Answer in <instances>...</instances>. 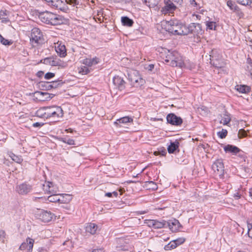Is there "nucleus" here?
Wrapping results in <instances>:
<instances>
[{
  "label": "nucleus",
  "instance_id": "obj_39",
  "mask_svg": "<svg viewBox=\"0 0 252 252\" xmlns=\"http://www.w3.org/2000/svg\"><path fill=\"white\" fill-rule=\"evenodd\" d=\"M227 130L225 129H222L221 131L217 132L218 136L221 139L225 138L227 135Z\"/></svg>",
  "mask_w": 252,
  "mask_h": 252
},
{
  "label": "nucleus",
  "instance_id": "obj_9",
  "mask_svg": "<svg viewBox=\"0 0 252 252\" xmlns=\"http://www.w3.org/2000/svg\"><path fill=\"white\" fill-rule=\"evenodd\" d=\"M212 168L220 178L223 177L224 166L222 159L220 158L216 160L212 165Z\"/></svg>",
  "mask_w": 252,
  "mask_h": 252
},
{
  "label": "nucleus",
  "instance_id": "obj_28",
  "mask_svg": "<svg viewBox=\"0 0 252 252\" xmlns=\"http://www.w3.org/2000/svg\"><path fill=\"white\" fill-rule=\"evenodd\" d=\"M51 66H60L62 68H64L66 66L67 64L66 63H64L60 59L57 58H52V62L51 63Z\"/></svg>",
  "mask_w": 252,
  "mask_h": 252
},
{
  "label": "nucleus",
  "instance_id": "obj_59",
  "mask_svg": "<svg viewBox=\"0 0 252 252\" xmlns=\"http://www.w3.org/2000/svg\"><path fill=\"white\" fill-rule=\"evenodd\" d=\"M57 192V190L55 189V187L53 186V188L50 189L49 190H48V193L49 194H54L56 193Z\"/></svg>",
  "mask_w": 252,
  "mask_h": 252
},
{
  "label": "nucleus",
  "instance_id": "obj_16",
  "mask_svg": "<svg viewBox=\"0 0 252 252\" xmlns=\"http://www.w3.org/2000/svg\"><path fill=\"white\" fill-rule=\"evenodd\" d=\"M39 219L44 222L50 221L54 215L50 211L42 210L38 215Z\"/></svg>",
  "mask_w": 252,
  "mask_h": 252
},
{
  "label": "nucleus",
  "instance_id": "obj_3",
  "mask_svg": "<svg viewBox=\"0 0 252 252\" xmlns=\"http://www.w3.org/2000/svg\"><path fill=\"white\" fill-rule=\"evenodd\" d=\"M184 30V35L190 34L194 38H196L198 40L204 32V30L202 29L201 25L196 23H191L188 25H186V27Z\"/></svg>",
  "mask_w": 252,
  "mask_h": 252
},
{
  "label": "nucleus",
  "instance_id": "obj_49",
  "mask_svg": "<svg viewBox=\"0 0 252 252\" xmlns=\"http://www.w3.org/2000/svg\"><path fill=\"white\" fill-rule=\"evenodd\" d=\"M148 2L150 8L155 7L158 5V2L156 0H148Z\"/></svg>",
  "mask_w": 252,
  "mask_h": 252
},
{
  "label": "nucleus",
  "instance_id": "obj_37",
  "mask_svg": "<svg viewBox=\"0 0 252 252\" xmlns=\"http://www.w3.org/2000/svg\"><path fill=\"white\" fill-rule=\"evenodd\" d=\"M177 247V245L175 243V242H173V241H171L170 243H169L167 245H165L164 247V249L165 251H169L172 249H174Z\"/></svg>",
  "mask_w": 252,
  "mask_h": 252
},
{
  "label": "nucleus",
  "instance_id": "obj_13",
  "mask_svg": "<svg viewBox=\"0 0 252 252\" xmlns=\"http://www.w3.org/2000/svg\"><path fill=\"white\" fill-rule=\"evenodd\" d=\"M32 190V186L26 183H22L16 187V191L19 194L26 195L30 192Z\"/></svg>",
  "mask_w": 252,
  "mask_h": 252
},
{
  "label": "nucleus",
  "instance_id": "obj_46",
  "mask_svg": "<svg viewBox=\"0 0 252 252\" xmlns=\"http://www.w3.org/2000/svg\"><path fill=\"white\" fill-rule=\"evenodd\" d=\"M67 4L72 5V6L78 5L79 4V1L78 0H64Z\"/></svg>",
  "mask_w": 252,
  "mask_h": 252
},
{
  "label": "nucleus",
  "instance_id": "obj_6",
  "mask_svg": "<svg viewBox=\"0 0 252 252\" xmlns=\"http://www.w3.org/2000/svg\"><path fill=\"white\" fill-rule=\"evenodd\" d=\"M46 119L60 118L63 116V110L60 106H52L45 107Z\"/></svg>",
  "mask_w": 252,
  "mask_h": 252
},
{
  "label": "nucleus",
  "instance_id": "obj_7",
  "mask_svg": "<svg viewBox=\"0 0 252 252\" xmlns=\"http://www.w3.org/2000/svg\"><path fill=\"white\" fill-rule=\"evenodd\" d=\"M169 62L168 64L172 66H179L182 67L184 65L182 57L177 51H172V54H169Z\"/></svg>",
  "mask_w": 252,
  "mask_h": 252
},
{
  "label": "nucleus",
  "instance_id": "obj_55",
  "mask_svg": "<svg viewBox=\"0 0 252 252\" xmlns=\"http://www.w3.org/2000/svg\"><path fill=\"white\" fill-rule=\"evenodd\" d=\"M43 2L46 3L48 6L52 8L53 5V2L54 0H42Z\"/></svg>",
  "mask_w": 252,
  "mask_h": 252
},
{
  "label": "nucleus",
  "instance_id": "obj_33",
  "mask_svg": "<svg viewBox=\"0 0 252 252\" xmlns=\"http://www.w3.org/2000/svg\"><path fill=\"white\" fill-rule=\"evenodd\" d=\"M231 121L230 115L228 114H223V117L220 121V123L222 124L223 125H227Z\"/></svg>",
  "mask_w": 252,
  "mask_h": 252
},
{
  "label": "nucleus",
  "instance_id": "obj_62",
  "mask_svg": "<svg viewBox=\"0 0 252 252\" xmlns=\"http://www.w3.org/2000/svg\"><path fill=\"white\" fill-rule=\"evenodd\" d=\"M241 195L239 192H236L234 194L233 197L235 199H239L241 198Z\"/></svg>",
  "mask_w": 252,
  "mask_h": 252
},
{
  "label": "nucleus",
  "instance_id": "obj_47",
  "mask_svg": "<svg viewBox=\"0 0 252 252\" xmlns=\"http://www.w3.org/2000/svg\"><path fill=\"white\" fill-rule=\"evenodd\" d=\"M238 156L240 158L242 161H245L247 157L245 153L240 149V151L237 153Z\"/></svg>",
  "mask_w": 252,
  "mask_h": 252
},
{
  "label": "nucleus",
  "instance_id": "obj_58",
  "mask_svg": "<svg viewBox=\"0 0 252 252\" xmlns=\"http://www.w3.org/2000/svg\"><path fill=\"white\" fill-rule=\"evenodd\" d=\"M43 125H44V123L36 122V123H33L32 124V126H33L34 127H40Z\"/></svg>",
  "mask_w": 252,
  "mask_h": 252
},
{
  "label": "nucleus",
  "instance_id": "obj_15",
  "mask_svg": "<svg viewBox=\"0 0 252 252\" xmlns=\"http://www.w3.org/2000/svg\"><path fill=\"white\" fill-rule=\"evenodd\" d=\"M27 242H23L19 247V250L24 251L27 249L28 252H32L34 243V240L28 237L26 239Z\"/></svg>",
  "mask_w": 252,
  "mask_h": 252
},
{
  "label": "nucleus",
  "instance_id": "obj_56",
  "mask_svg": "<svg viewBox=\"0 0 252 252\" xmlns=\"http://www.w3.org/2000/svg\"><path fill=\"white\" fill-rule=\"evenodd\" d=\"M52 58H46L44 59L43 63L46 64H49L51 65V63L52 62Z\"/></svg>",
  "mask_w": 252,
  "mask_h": 252
},
{
  "label": "nucleus",
  "instance_id": "obj_27",
  "mask_svg": "<svg viewBox=\"0 0 252 252\" xmlns=\"http://www.w3.org/2000/svg\"><path fill=\"white\" fill-rule=\"evenodd\" d=\"M56 51L61 57H65L66 56V50L65 45L60 44L56 47Z\"/></svg>",
  "mask_w": 252,
  "mask_h": 252
},
{
  "label": "nucleus",
  "instance_id": "obj_53",
  "mask_svg": "<svg viewBox=\"0 0 252 252\" xmlns=\"http://www.w3.org/2000/svg\"><path fill=\"white\" fill-rule=\"evenodd\" d=\"M247 63L249 65L247 66L248 70H251L252 69V60L250 58H248Z\"/></svg>",
  "mask_w": 252,
  "mask_h": 252
},
{
  "label": "nucleus",
  "instance_id": "obj_17",
  "mask_svg": "<svg viewBox=\"0 0 252 252\" xmlns=\"http://www.w3.org/2000/svg\"><path fill=\"white\" fill-rule=\"evenodd\" d=\"M113 83L115 86L120 91H123L125 89L126 82L123 78L119 76L113 77Z\"/></svg>",
  "mask_w": 252,
  "mask_h": 252
},
{
  "label": "nucleus",
  "instance_id": "obj_63",
  "mask_svg": "<svg viewBox=\"0 0 252 252\" xmlns=\"http://www.w3.org/2000/svg\"><path fill=\"white\" fill-rule=\"evenodd\" d=\"M44 72L43 71H38L36 74V75L37 77H39V78H41L43 76V75H44Z\"/></svg>",
  "mask_w": 252,
  "mask_h": 252
},
{
  "label": "nucleus",
  "instance_id": "obj_57",
  "mask_svg": "<svg viewBox=\"0 0 252 252\" xmlns=\"http://www.w3.org/2000/svg\"><path fill=\"white\" fill-rule=\"evenodd\" d=\"M154 68V64H150L145 65V68L149 71H152L153 69Z\"/></svg>",
  "mask_w": 252,
  "mask_h": 252
},
{
  "label": "nucleus",
  "instance_id": "obj_36",
  "mask_svg": "<svg viewBox=\"0 0 252 252\" xmlns=\"http://www.w3.org/2000/svg\"><path fill=\"white\" fill-rule=\"evenodd\" d=\"M10 157L13 161L18 163L22 162L23 161L21 156H17L13 153L10 154Z\"/></svg>",
  "mask_w": 252,
  "mask_h": 252
},
{
  "label": "nucleus",
  "instance_id": "obj_22",
  "mask_svg": "<svg viewBox=\"0 0 252 252\" xmlns=\"http://www.w3.org/2000/svg\"><path fill=\"white\" fill-rule=\"evenodd\" d=\"M224 151L226 153H231L232 155H237L240 151V149L236 146L228 144L223 147Z\"/></svg>",
  "mask_w": 252,
  "mask_h": 252
},
{
  "label": "nucleus",
  "instance_id": "obj_60",
  "mask_svg": "<svg viewBox=\"0 0 252 252\" xmlns=\"http://www.w3.org/2000/svg\"><path fill=\"white\" fill-rule=\"evenodd\" d=\"M37 252H48V250L45 247H40L37 250Z\"/></svg>",
  "mask_w": 252,
  "mask_h": 252
},
{
  "label": "nucleus",
  "instance_id": "obj_50",
  "mask_svg": "<svg viewBox=\"0 0 252 252\" xmlns=\"http://www.w3.org/2000/svg\"><path fill=\"white\" fill-rule=\"evenodd\" d=\"M185 239L183 238H180L175 240H173V242H175V243L177 245V247L181 244H183L185 242Z\"/></svg>",
  "mask_w": 252,
  "mask_h": 252
},
{
  "label": "nucleus",
  "instance_id": "obj_11",
  "mask_svg": "<svg viewBox=\"0 0 252 252\" xmlns=\"http://www.w3.org/2000/svg\"><path fill=\"white\" fill-rule=\"evenodd\" d=\"M166 120L168 123L175 126H180L183 123V119L174 113L168 114L166 116Z\"/></svg>",
  "mask_w": 252,
  "mask_h": 252
},
{
  "label": "nucleus",
  "instance_id": "obj_44",
  "mask_svg": "<svg viewBox=\"0 0 252 252\" xmlns=\"http://www.w3.org/2000/svg\"><path fill=\"white\" fill-rule=\"evenodd\" d=\"M168 221H166L165 220L158 221V228L168 227Z\"/></svg>",
  "mask_w": 252,
  "mask_h": 252
},
{
  "label": "nucleus",
  "instance_id": "obj_1",
  "mask_svg": "<svg viewBox=\"0 0 252 252\" xmlns=\"http://www.w3.org/2000/svg\"><path fill=\"white\" fill-rule=\"evenodd\" d=\"M39 18L42 22L54 26L64 24L67 22L63 16L47 11L40 13Z\"/></svg>",
  "mask_w": 252,
  "mask_h": 252
},
{
  "label": "nucleus",
  "instance_id": "obj_23",
  "mask_svg": "<svg viewBox=\"0 0 252 252\" xmlns=\"http://www.w3.org/2000/svg\"><path fill=\"white\" fill-rule=\"evenodd\" d=\"M133 122V119L128 116H126L120 119H117L115 122L114 125L117 127H120L122 126L121 124H126L127 123H131Z\"/></svg>",
  "mask_w": 252,
  "mask_h": 252
},
{
  "label": "nucleus",
  "instance_id": "obj_5",
  "mask_svg": "<svg viewBox=\"0 0 252 252\" xmlns=\"http://www.w3.org/2000/svg\"><path fill=\"white\" fill-rule=\"evenodd\" d=\"M128 80L131 85L134 87H139L144 85L145 80L142 78L139 71L136 70H132L128 73Z\"/></svg>",
  "mask_w": 252,
  "mask_h": 252
},
{
  "label": "nucleus",
  "instance_id": "obj_8",
  "mask_svg": "<svg viewBox=\"0 0 252 252\" xmlns=\"http://www.w3.org/2000/svg\"><path fill=\"white\" fill-rule=\"evenodd\" d=\"M71 199V196L67 194H51L47 198V200L50 202H59L60 203H67Z\"/></svg>",
  "mask_w": 252,
  "mask_h": 252
},
{
  "label": "nucleus",
  "instance_id": "obj_26",
  "mask_svg": "<svg viewBox=\"0 0 252 252\" xmlns=\"http://www.w3.org/2000/svg\"><path fill=\"white\" fill-rule=\"evenodd\" d=\"M235 89L242 94H248L251 91V87L246 85H237Z\"/></svg>",
  "mask_w": 252,
  "mask_h": 252
},
{
  "label": "nucleus",
  "instance_id": "obj_34",
  "mask_svg": "<svg viewBox=\"0 0 252 252\" xmlns=\"http://www.w3.org/2000/svg\"><path fill=\"white\" fill-rule=\"evenodd\" d=\"M91 70L86 65L81 66L79 69V73L82 75H86L89 73Z\"/></svg>",
  "mask_w": 252,
  "mask_h": 252
},
{
  "label": "nucleus",
  "instance_id": "obj_45",
  "mask_svg": "<svg viewBox=\"0 0 252 252\" xmlns=\"http://www.w3.org/2000/svg\"><path fill=\"white\" fill-rule=\"evenodd\" d=\"M53 188V184L51 182H48L46 185H43V190L45 192L48 193V190L50 189Z\"/></svg>",
  "mask_w": 252,
  "mask_h": 252
},
{
  "label": "nucleus",
  "instance_id": "obj_10",
  "mask_svg": "<svg viewBox=\"0 0 252 252\" xmlns=\"http://www.w3.org/2000/svg\"><path fill=\"white\" fill-rule=\"evenodd\" d=\"M172 51L162 47H158V62L168 64L169 62V54H172Z\"/></svg>",
  "mask_w": 252,
  "mask_h": 252
},
{
  "label": "nucleus",
  "instance_id": "obj_19",
  "mask_svg": "<svg viewBox=\"0 0 252 252\" xmlns=\"http://www.w3.org/2000/svg\"><path fill=\"white\" fill-rule=\"evenodd\" d=\"M98 228L97 224L92 222L86 223L85 227L86 232L92 235H94L96 233Z\"/></svg>",
  "mask_w": 252,
  "mask_h": 252
},
{
  "label": "nucleus",
  "instance_id": "obj_25",
  "mask_svg": "<svg viewBox=\"0 0 252 252\" xmlns=\"http://www.w3.org/2000/svg\"><path fill=\"white\" fill-rule=\"evenodd\" d=\"M217 52L218 51L216 49H213L210 52V63L216 68H221V66L220 65H219V64H218L217 63H215L214 62H213L214 60H217L219 58V55L217 56Z\"/></svg>",
  "mask_w": 252,
  "mask_h": 252
},
{
  "label": "nucleus",
  "instance_id": "obj_21",
  "mask_svg": "<svg viewBox=\"0 0 252 252\" xmlns=\"http://www.w3.org/2000/svg\"><path fill=\"white\" fill-rule=\"evenodd\" d=\"M179 142L176 140L174 142H170V144L167 147V150L169 154H173L175 153H179L180 150L179 149Z\"/></svg>",
  "mask_w": 252,
  "mask_h": 252
},
{
  "label": "nucleus",
  "instance_id": "obj_29",
  "mask_svg": "<svg viewBox=\"0 0 252 252\" xmlns=\"http://www.w3.org/2000/svg\"><path fill=\"white\" fill-rule=\"evenodd\" d=\"M121 22L123 26L126 27H132L133 25V21L127 16H124L121 18Z\"/></svg>",
  "mask_w": 252,
  "mask_h": 252
},
{
  "label": "nucleus",
  "instance_id": "obj_52",
  "mask_svg": "<svg viewBox=\"0 0 252 252\" xmlns=\"http://www.w3.org/2000/svg\"><path fill=\"white\" fill-rule=\"evenodd\" d=\"M6 233L3 230H0V240L2 242H4V239L5 238Z\"/></svg>",
  "mask_w": 252,
  "mask_h": 252
},
{
  "label": "nucleus",
  "instance_id": "obj_41",
  "mask_svg": "<svg viewBox=\"0 0 252 252\" xmlns=\"http://www.w3.org/2000/svg\"><path fill=\"white\" fill-rule=\"evenodd\" d=\"M248 135L247 131H246L245 129L242 128L239 129L238 133V136L239 138H243L246 137H247Z\"/></svg>",
  "mask_w": 252,
  "mask_h": 252
},
{
  "label": "nucleus",
  "instance_id": "obj_4",
  "mask_svg": "<svg viewBox=\"0 0 252 252\" xmlns=\"http://www.w3.org/2000/svg\"><path fill=\"white\" fill-rule=\"evenodd\" d=\"M30 42L33 46L41 45L45 42L44 35L41 31L37 28H33L31 31Z\"/></svg>",
  "mask_w": 252,
  "mask_h": 252
},
{
  "label": "nucleus",
  "instance_id": "obj_43",
  "mask_svg": "<svg viewBox=\"0 0 252 252\" xmlns=\"http://www.w3.org/2000/svg\"><path fill=\"white\" fill-rule=\"evenodd\" d=\"M247 227H248V232L247 234H248L249 237L252 239V223L250 222H247Z\"/></svg>",
  "mask_w": 252,
  "mask_h": 252
},
{
  "label": "nucleus",
  "instance_id": "obj_2",
  "mask_svg": "<svg viewBox=\"0 0 252 252\" xmlns=\"http://www.w3.org/2000/svg\"><path fill=\"white\" fill-rule=\"evenodd\" d=\"M165 31L173 35H184L186 24L177 19L165 22Z\"/></svg>",
  "mask_w": 252,
  "mask_h": 252
},
{
  "label": "nucleus",
  "instance_id": "obj_38",
  "mask_svg": "<svg viewBox=\"0 0 252 252\" xmlns=\"http://www.w3.org/2000/svg\"><path fill=\"white\" fill-rule=\"evenodd\" d=\"M61 80L54 81L52 82H50V87L52 89H55L58 88L60 85H62L63 83L61 82Z\"/></svg>",
  "mask_w": 252,
  "mask_h": 252
},
{
  "label": "nucleus",
  "instance_id": "obj_64",
  "mask_svg": "<svg viewBox=\"0 0 252 252\" xmlns=\"http://www.w3.org/2000/svg\"><path fill=\"white\" fill-rule=\"evenodd\" d=\"M92 252H105L103 249H97L94 250Z\"/></svg>",
  "mask_w": 252,
  "mask_h": 252
},
{
  "label": "nucleus",
  "instance_id": "obj_48",
  "mask_svg": "<svg viewBox=\"0 0 252 252\" xmlns=\"http://www.w3.org/2000/svg\"><path fill=\"white\" fill-rule=\"evenodd\" d=\"M237 1L243 5H250L252 3V0H236Z\"/></svg>",
  "mask_w": 252,
  "mask_h": 252
},
{
  "label": "nucleus",
  "instance_id": "obj_30",
  "mask_svg": "<svg viewBox=\"0 0 252 252\" xmlns=\"http://www.w3.org/2000/svg\"><path fill=\"white\" fill-rule=\"evenodd\" d=\"M38 87L43 90H50L51 89L50 82L40 81L38 84Z\"/></svg>",
  "mask_w": 252,
  "mask_h": 252
},
{
  "label": "nucleus",
  "instance_id": "obj_14",
  "mask_svg": "<svg viewBox=\"0 0 252 252\" xmlns=\"http://www.w3.org/2000/svg\"><path fill=\"white\" fill-rule=\"evenodd\" d=\"M53 2V5L52 8L57 10H60L64 12H67L69 10L68 6L66 5V3L64 0H54Z\"/></svg>",
  "mask_w": 252,
  "mask_h": 252
},
{
  "label": "nucleus",
  "instance_id": "obj_18",
  "mask_svg": "<svg viewBox=\"0 0 252 252\" xmlns=\"http://www.w3.org/2000/svg\"><path fill=\"white\" fill-rule=\"evenodd\" d=\"M168 227L172 232H175L182 227V226L178 220L174 219L168 221Z\"/></svg>",
  "mask_w": 252,
  "mask_h": 252
},
{
  "label": "nucleus",
  "instance_id": "obj_42",
  "mask_svg": "<svg viewBox=\"0 0 252 252\" xmlns=\"http://www.w3.org/2000/svg\"><path fill=\"white\" fill-rule=\"evenodd\" d=\"M206 26L207 28L211 30H216V23L214 22H209L207 21L206 22Z\"/></svg>",
  "mask_w": 252,
  "mask_h": 252
},
{
  "label": "nucleus",
  "instance_id": "obj_24",
  "mask_svg": "<svg viewBox=\"0 0 252 252\" xmlns=\"http://www.w3.org/2000/svg\"><path fill=\"white\" fill-rule=\"evenodd\" d=\"M99 63V59L94 57L93 59L86 58L83 60L82 63L88 67H91L94 65L97 64Z\"/></svg>",
  "mask_w": 252,
  "mask_h": 252
},
{
  "label": "nucleus",
  "instance_id": "obj_35",
  "mask_svg": "<svg viewBox=\"0 0 252 252\" xmlns=\"http://www.w3.org/2000/svg\"><path fill=\"white\" fill-rule=\"evenodd\" d=\"M60 140L64 143L67 144L69 145H75L74 140L73 139L68 137L61 138Z\"/></svg>",
  "mask_w": 252,
  "mask_h": 252
},
{
  "label": "nucleus",
  "instance_id": "obj_51",
  "mask_svg": "<svg viewBox=\"0 0 252 252\" xmlns=\"http://www.w3.org/2000/svg\"><path fill=\"white\" fill-rule=\"evenodd\" d=\"M55 76V73L52 72H47L44 76L45 79L46 80L50 79Z\"/></svg>",
  "mask_w": 252,
  "mask_h": 252
},
{
  "label": "nucleus",
  "instance_id": "obj_12",
  "mask_svg": "<svg viewBox=\"0 0 252 252\" xmlns=\"http://www.w3.org/2000/svg\"><path fill=\"white\" fill-rule=\"evenodd\" d=\"M164 3L165 5L161 9L163 14L172 13L177 8L176 6L170 0H164Z\"/></svg>",
  "mask_w": 252,
  "mask_h": 252
},
{
  "label": "nucleus",
  "instance_id": "obj_32",
  "mask_svg": "<svg viewBox=\"0 0 252 252\" xmlns=\"http://www.w3.org/2000/svg\"><path fill=\"white\" fill-rule=\"evenodd\" d=\"M227 5L234 12L238 11L239 10V7L232 0H228L227 1Z\"/></svg>",
  "mask_w": 252,
  "mask_h": 252
},
{
  "label": "nucleus",
  "instance_id": "obj_20",
  "mask_svg": "<svg viewBox=\"0 0 252 252\" xmlns=\"http://www.w3.org/2000/svg\"><path fill=\"white\" fill-rule=\"evenodd\" d=\"M34 96L36 99L39 101H45L50 99L52 97H50V94L47 93L37 91L34 93Z\"/></svg>",
  "mask_w": 252,
  "mask_h": 252
},
{
  "label": "nucleus",
  "instance_id": "obj_54",
  "mask_svg": "<svg viewBox=\"0 0 252 252\" xmlns=\"http://www.w3.org/2000/svg\"><path fill=\"white\" fill-rule=\"evenodd\" d=\"M166 150L164 148L158 149V155H161L162 156H165L166 154Z\"/></svg>",
  "mask_w": 252,
  "mask_h": 252
},
{
  "label": "nucleus",
  "instance_id": "obj_31",
  "mask_svg": "<svg viewBox=\"0 0 252 252\" xmlns=\"http://www.w3.org/2000/svg\"><path fill=\"white\" fill-rule=\"evenodd\" d=\"M35 115L36 117L39 118L46 119L45 107H41L38 109L36 111Z\"/></svg>",
  "mask_w": 252,
  "mask_h": 252
},
{
  "label": "nucleus",
  "instance_id": "obj_40",
  "mask_svg": "<svg viewBox=\"0 0 252 252\" xmlns=\"http://www.w3.org/2000/svg\"><path fill=\"white\" fill-rule=\"evenodd\" d=\"M13 41L12 40H8L4 38L2 36H1L0 40V43L4 45H11L13 43Z\"/></svg>",
  "mask_w": 252,
  "mask_h": 252
},
{
  "label": "nucleus",
  "instance_id": "obj_61",
  "mask_svg": "<svg viewBox=\"0 0 252 252\" xmlns=\"http://www.w3.org/2000/svg\"><path fill=\"white\" fill-rule=\"evenodd\" d=\"M158 237L159 238V240H158V241L162 242L163 241H167L169 240V238L168 237H162L161 236L158 235Z\"/></svg>",
  "mask_w": 252,
  "mask_h": 252
}]
</instances>
